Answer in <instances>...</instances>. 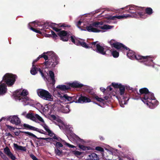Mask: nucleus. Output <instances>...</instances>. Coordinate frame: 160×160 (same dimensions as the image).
Returning <instances> with one entry per match:
<instances>
[{"label":"nucleus","instance_id":"a18cd8bd","mask_svg":"<svg viewBox=\"0 0 160 160\" xmlns=\"http://www.w3.org/2000/svg\"><path fill=\"white\" fill-rule=\"evenodd\" d=\"M63 141V144L64 145H67L69 147L71 148H73L75 147V146H74L73 145H71L68 143L64 141Z\"/></svg>","mask_w":160,"mask_h":160},{"label":"nucleus","instance_id":"393cba45","mask_svg":"<svg viewBox=\"0 0 160 160\" xmlns=\"http://www.w3.org/2000/svg\"><path fill=\"white\" fill-rule=\"evenodd\" d=\"M90 158L92 160H98L99 157L95 153H92L89 156Z\"/></svg>","mask_w":160,"mask_h":160},{"label":"nucleus","instance_id":"423d86ee","mask_svg":"<svg viewBox=\"0 0 160 160\" xmlns=\"http://www.w3.org/2000/svg\"><path fill=\"white\" fill-rule=\"evenodd\" d=\"M17 78L16 75L7 73L3 77L2 82H5L8 86L11 87L14 84Z\"/></svg>","mask_w":160,"mask_h":160},{"label":"nucleus","instance_id":"6ab92c4d","mask_svg":"<svg viewBox=\"0 0 160 160\" xmlns=\"http://www.w3.org/2000/svg\"><path fill=\"white\" fill-rule=\"evenodd\" d=\"M13 146L15 150H21L25 152L26 151V149L25 147L19 146L15 143L13 144Z\"/></svg>","mask_w":160,"mask_h":160},{"label":"nucleus","instance_id":"37998d69","mask_svg":"<svg viewBox=\"0 0 160 160\" xmlns=\"http://www.w3.org/2000/svg\"><path fill=\"white\" fill-rule=\"evenodd\" d=\"M74 36H71V40L73 43L76 45V42H77V41H78V40L77 39L75 40L74 38Z\"/></svg>","mask_w":160,"mask_h":160},{"label":"nucleus","instance_id":"4468645a","mask_svg":"<svg viewBox=\"0 0 160 160\" xmlns=\"http://www.w3.org/2000/svg\"><path fill=\"white\" fill-rule=\"evenodd\" d=\"M4 152L7 156L10 158L12 160H15L16 158L15 156L14 155L8 147H6L4 148Z\"/></svg>","mask_w":160,"mask_h":160},{"label":"nucleus","instance_id":"e433bc0d","mask_svg":"<svg viewBox=\"0 0 160 160\" xmlns=\"http://www.w3.org/2000/svg\"><path fill=\"white\" fill-rule=\"evenodd\" d=\"M28 94V92L27 90L24 89L22 90L20 95L22 96L25 97L27 96Z\"/></svg>","mask_w":160,"mask_h":160},{"label":"nucleus","instance_id":"9b49d317","mask_svg":"<svg viewBox=\"0 0 160 160\" xmlns=\"http://www.w3.org/2000/svg\"><path fill=\"white\" fill-rule=\"evenodd\" d=\"M57 34L59 36L60 39L63 41H67L68 40L67 32L65 30H62L58 32Z\"/></svg>","mask_w":160,"mask_h":160},{"label":"nucleus","instance_id":"49530a36","mask_svg":"<svg viewBox=\"0 0 160 160\" xmlns=\"http://www.w3.org/2000/svg\"><path fill=\"white\" fill-rule=\"evenodd\" d=\"M95 149L97 151L101 152H103L104 151L103 148L99 146L96 147L95 148Z\"/></svg>","mask_w":160,"mask_h":160},{"label":"nucleus","instance_id":"cd10ccee","mask_svg":"<svg viewBox=\"0 0 160 160\" xmlns=\"http://www.w3.org/2000/svg\"><path fill=\"white\" fill-rule=\"evenodd\" d=\"M137 14H138L137 16H139L142 18H145L147 17V15L145 12L143 11L138 12V13H137Z\"/></svg>","mask_w":160,"mask_h":160},{"label":"nucleus","instance_id":"13d9d810","mask_svg":"<svg viewBox=\"0 0 160 160\" xmlns=\"http://www.w3.org/2000/svg\"><path fill=\"white\" fill-rule=\"evenodd\" d=\"M37 129L36 130H35V131H37V132H39V133H42V134H46L45 132H42L43 131L42 130L39 129L38 128H37Z\"/></svg>","mask_w":160,"mask_h":160},{"label":"nucleus","instance_id":"de8ad7c7","mask_svg":"<svg viewBox=\"0 0 160 160\" xmlns=\"http://www.w3.org/2000/svg\"><path fill=\"white\" fill-rule=\"evenodd\" d=\"M42 126L43 127L45 130L48 132L50 129L48 128V127L44 123L42 125Z\"/></svg>","mask_w":160,"mask_h":160},{"label":"nucleus","instance_id":"f03ea898","mask_svg":"<svg viewBox=\"0 0 160 160\" xmlns=\"http://www.w3.org/2000/svg\"><path fill=\"white\" fill-rule=\"evenodd\" d=\"M127 56L131 59L135 58L139 60L140 62H143L145 65L148 66H151L153 64V59L155 58V56L152 55L143 56L139 54L135 55L134 52L130 50L127 53Z\"/></svg>","mask_w":160,"mask_h":160},{"label":"nucleus","instance_id":"2eb2a0df","mask_svg":"<svg viewBox=\"0 0 160 160\" xmlns=\"http://www.w3.org/2000/svg\"><path fill=\"white\" fill-rule=\"evenodd\" d=\"M20 132H21L22 133H24L25 134H28V135L32 136V137L38 139H42L45 140L47 142H50V140H51V139H50V138H38L34 134H33L32 133H31L30 132H24V131H20Z\"/></svg>","mask_w":160,"mask_h":160},{"label":"nucleus","instance_id":"4c0bfd02","mask_svg":"<svg viewBox=\"0 0 160 160\" xmlns=\"http://www.w3.org/2000/svg\"><path fill=\"white\" fill-rule=\"evenodd\" d=\"M54 144L56 146L55 148L60 149V148L62 147L63 146L62 144L59 142H57L55 144H54Z\"/></svg>","mask_w":160,"mask_h":160},{"label":"nucleus","instance_id":"4d7b16f0","mask_svg":"<svg viewBox=\"0 0 160 160\" xmlns=\"http://www.w3.org/2000/svg\"><path fill=\"white\" fill-rule=\"evenodd\" d=\"M39 70H38V71L40 73L42 76L43 77V78H44L45 77V76H44V73H43V71L40 68H38Z\"/></svg>","mask_w":160,"mask_h":160},{"label":"nucleus","instance_id":"338daca9","mask_svg":"<svg viewBox=\"0 0 160 160\" xmlns=\"http://www.w3.org/2000/svg\"><path fill=\"white\" fill-rule=\"evenodd\" d=\"M51 117L54 120H56L57 118L54 115H52Z\"/></svg>","mask_w":160,"mask_h":160},{"label":"nucleus","instance_id":"f257e3e1","mask_svg":"<svg viewBox=\"0 0 160 160\" xmlns=\"http://www.w3.org/2000/svg\"><path fill=\"white\" fill-rule=\"evenodd\" d=\"M82 39L78 40L76 42V45L81 46L86 48H92L93 50L100 54L104 55L106 54V52L103 47L101 46L99 43H97L98 41L92 42L88 45Z\"/></svg>","mask_w":160,"mask_h":160},{"label":"nucleus","instance_id":"ddd939ff","mask_svg":"<svg viewBox=\"0 0 160 160\" xmlns=\"http://www.w3.org/2000/svg\"><path fill=\"white\" fill-rule=\"evenodd\" d=\"M114 46L113 48L116 49L117 50H123V49H126V50H129V48H127L125 45H124L121 43L117 42H116V44H114Z\"/></svg>","mask_w":160,"mask_h":160},{"label":"nucleus","instance_id":"603ef678","mask_svg":"<svg viewBox=\"0 0 160 160\" xmlns=\"http://www.w3.org/2000/svg\"><path fill=\"white\" fill-rule=\"evenodd\" d=\"M28 129H29V130H33V131H35V130H36L37 129V128H35V127H34L33 126H30H30H29V128Z\"/></svg>","mask_w":160,"mask_h":160},{"label":"nucleus","instance_id":"5701e85b","mask_svg":"<svg viewBox=\"0 0 160 160\" xmlns=\"http://www.w3.org/2000/svg\"><path fill=\"white\" fill-rule=\"evenodd\" d=\"M48 74L52 81V84L54 85L55 83V79L54 74L53 72L50 70L49 71Z\"/></svg>","mask_w":160,"mask_h":160},{"label":"nucleus","instance_id":"c03bdc74","mask_svg":"<svg viewBox=\"0 0 160 160\" xmlns=\"http://www.w3.org/2000/svg\"><path fill=\"white\" fill-rule=\"evenodd\" d=\"M72 153L76 156L80 155L82 154V152H81L76 150L73 151Z\"/></svg>","mask_w":160,"mask_h":160},{"label":"nucleus","instance_id":"72a5a7b5","mask_svg":"<svg viewBox=\"0 0 160 160\" xmlns=\"http://www.w3.org/2000/svg\"><path fill=\"white\" fill-rule=\"evenodd\" d=\"M35 122H36L37 120H38L42 122H44V121L43 119L38 114H35Z\"/></svg>","mask_w":160,"mask_h":160},{"label":"nucleus","instance_id":"412c9836","mask_svg":"<svg viewBox=\"0 0 160 160\" xmlns=\"http://www.w3.org/2000/svg\"><path fill=\"white\" fill-rule=\"evenodd\" d=\"M66 86L64 85H59L57 87V88L59 89L62 91H66L71 88L69 85Z\"/></svg>","mask_w":160,"mask_h":160},{"label":"nucleus","instance_id":"6e6d98bb","mask_svg":"<svg viewBox=\"0 0 160 160\" xmlns=\"http://www.w3.org/2000/svg\"><path fill=\"white\" fill-rule=\"evenodd\" d=\"M82 22L80 21H79L77 23V26L80 29H81L82 30V28L80 27V25H81Z\"/></svg>","mask_w":160,"mask_h":160},{"label":"nucleus","instance_id":"39448f33","mask_svg":"<svg viewBox=\"0 0 160 160\" xmlns=\"http://www.w3.org/2000/svg\"><path fill=\"white\" fill-rule=\"evenodd\" d=\"M93 26L95 27L99 28H100L103 30L110 29L113 27V26H110L108 25H104L102 26H100L99 25L98 22H94L92 24H90L89 26L86 27L87 31L89 32H99L101 31L100 30L93 28Z\"/></svg>","mask_w":160,"mask_h":160},{"label":"nucleus","instance_id":"c85d7f7f","mask_svg":"<svg viewBox=\"0 0 160 160\" xmlns=\"http://www.w3.org/2000/svg\"><path fill=\"white\" fill-rule=\"evenodd\" d=\"M145 12L146 14L148 15H151L153 13V10L150 7H147L145 9Z\"/></svg>","mask_w":160,"mask_h":160},{"label":"nucleus","instance_id":"0e129e2a","mask_svg":"<svg viewBox=\"0 0 160 160\" xmlns=\"http://www.w3.org/2000/svg\"><path fill=\"white\" fill-rule=\"evenodd\" d=\"M23 127L27 129H28L29 128V127L30 126L29 125L27 124H24L23 125Z\"/></svg>","mask_w":160,"mask_h":160},{"label":"nucleus","instance_id":"774afa93","mask_svg":"<svg viewBox=\"0 0 160 160\" xmlns=\"http://www.w3.org/2000/svg\"><path fill=\"white\" fill-rule=\"evenodd\" d=\"M6 135L7 136H10L11 137H13V136L10 133H6Z\"/></svg>","mask_w":160,"mask_h":160},{"label":"nucleus","instance_id":"0eeeda50","mask_svg":"<svg viewBox=\"0 0 160 160\" xmlns=\"http://www.w3.org/2000/svg\"><path fill=\"white\" fill-rule=\"evenodd\" d=\"M70 102H75L76 103H83L84 102H89L91 101V100L86 97L81 95L78 97L77 95H75L72 97H71Z\"/></svg>","mask_w":160,"mask_h":160},{"label":"nucleus","instance_id":"3c124183","mask_svg":"<svg viewBox=\"0 0 160 160\" xmlns=\"http://www.w3.org/2000/svg\"><path fill=\"white\" fill-rule=\"evenodd\" d=\"M7 128L9 129L10 130H14L15 129V128L12 126H11L9 125H6Z\"/></svg>","mask_w":160,"mask_h":160},{"label":"nucleus","instance_id":"5fc2aeb1","mask_svg":"<svg viewBox=\"0 0 160 160\" xmlns=\"http://www.w3.org/2000/svg\"><path fill=\"white\" fill-rule=\"evenodd\" d=\"M48 135L50 137H53V135H54V134L50 130H49L48 132Z\"/></svg>","mask_w":160,"mask_h":160},{"label":"nucleus","instance_id":"c756f323","mask_svg":"<svg viewBox=\"0 0 160 160\" xmlns=\"http://www.w3.org/2000/svg\"><path fill=\"white\" fill-rule=\"evenodd\" d=\"M61 99L65 100V101L67 100L70 102V100L71 99V97L68 96L67 94H64L63 96H61Z\"/></svg>","mask_w":160,"mask_h":160},{"label":"nucleus","instance_id":"c9c22d12","mask_svg":"<svg viewBox=\"0 0 160 160\" xmlns=\"http://www.w3.org/2000/svg\"><path fill=\"white\" fill-rule=\"evenodd\" d=\"M78 147L81 149H82L83 150H88L89 149V148H90L89 147H86L84 146L83 145H81L79 144L78 145Z\"/></svg>","mask_w":160,"mask_h":160},{"label":"nucleus","instance_id":"9d476101","mask_svg":"<svg viewBox=\"0 0 160 160\" xmlns=\"http://www.w3.org/2000/svg\"><path fill=\"white\" fill-rule=\"evenodd\" d=\"M7 120L13 124H14L16 125H19L21 122L19 118L17 116H11L8 117Z\"/></svg>","mask_w":160,"mask_h":160},{"label":"nucleus","instance_id":"a211bd4d","mask_svg":"<svg viewBox=\"0 0 160 160\" xmlns=\"http://www.w3.org/2000/svg\"><path fill=\"white\" fill-rule=\"evenodd\" d=\"M90 94L91 96L90 97L91 98L95 99L97 101L100 102H104V99L103 98L99 97L94 92H90Z\"/></svg>","mask_w":160,"mask_h":160},{"label":"nucleus","instance_id":"b1692460","mask_svg":"<svg viewBox=\"0 0 160 160\" xmlns=\"http://www.w3.org/2000/svg\"><path fill=\"white\" fill-rule=\"evenodd\" d=\"M35 115L32 112H29L26 115V118L33 121H35Z\"/></svg>","mask_w":160,"mask_h":160},{"label":"nucleus","instance_id":"ea45409f","mask_svg":"<svg viewBox=\"0 0 160 160\" xmlns=\"http://www.w3.org/2000/svg\"><path fill=\"white\" fill-rule=\"evenodd\" d=\"M121 84H118V83H115V82H112V85L115 88H118L119 87L121 86Z\"/></svg>","mask_w":160,"mask_h":160},{"label":"nucleus","instance_id":"a19ab883","mask_svg":"<svg viewBox=\"0 0 160 160\" xmlns=\"http://www.w3.org/2000/svg\"><path fill=\"white\" fill-rule=\"evenodd\" d=\"M54 136L52 137V138L53 139H56L59 142L61 141L63 142V141H64L63 140H62V139H61L59 137H57L56 136L55 134H54Z\"/></svg>","mask_w":160,"mask_h":160},{"label":"nucleus","instance_id":"69168bd1","mask_svg":"<svg viewBox=\"0 0 160 160\" xmlns=\"http://www.w3.org/2000/svg\"><path fill=\"white\" fill-rule=\"evenodd\" d=\"M22 101H26L28 100V99L27 97H24V98H22Z\"/></svg>","mask_w":160,"mask_h":160},{"label":"nucleus","instance_id":"052dcab7","mask_svg":"<svg viewBox=\"0 0 160 160\" xmlns=\"http://www.w3.org/2000/svg\"><path fill=\"white\" fill-rule=\"evenodd\" d=\"M112 90V88L110 86H108L106 89V92H107V91H111Z\"/></svg>","mask_w":160,"mask_h":160},{"label":"nucleus","instance_id":"f8f14e48","mask_svg":"<svg viewBox=\"0 0 160 160\" xmlns=\"http://www.w3.org/2000/svg\"><path fill=\"white\" fill-rule=\"evenodd\" d=\"M132 17V15L129 14H124L122 15L114 16H112L110 15L107 17V18L109 20H116V18L120 19L122 18H126L128 17Z\"/></svg>","mask_w":160,"mask_h":160},{"label":"nucleus","instance_id":"79ce46f5","mask_svg":"<svg viewBox=\"0 0 160 160\" xmlns=\"http://www.w3.org/2000/svg\"><path fill=\"white\" fill-rule=\"evenodd\" d=\"M58 26L59 27H64V28H66V27H70L71 26L69 25H67L66 24L64 23H63L61 25L60 24H59L58 25Z\"/></svg>","mask_w":160,"mask_h":160},{"label":"nucleus","instance_id":"58836bf2","mask_svg":"<svg viewBox=\"0 0 160 160\" xmlns=\"http://www.w3.org/2000/svg\"><path fill=\"white\" fill-rule=\"evenodd\" d=\"M114 39H112L110 40V41L109 42V43L111 45V47L113 48L114 46V44H116V42H117Z\"/></svg>","mask_w":160,"mask_h":160},{"label":"nucleus","instance_id":"bb28decb","mask_svg":"<svg viewBox=\"0 0 160 160\" xmlns=\"http://www.w3.org/2000/svg\"><path fill=\"white\" fill-rule=\"evenodd\" d=\"M118 88L119 90V93L120 95L122 96L125 92V87L121 84Z\"/></svg>","mask_w":160,"mask_h":160},{"label":"nucleus","instance_id":"bf43d9fd","mask_svg":"<svg viewBox=\"0 0 160 160\" xmlns=\"http://www.w3.org/2000/svg\"><path fill=\"white\" fill-rule=\"evenodd\" d=\"M51 33L53 36V38H56L58 37L57 35H56L55 32L51 30Z\"/></svg>","mask_w":160,"mask_h":160},{"label":"nucleus","instance_id":"680f3d73","mask_svg":"<svg viewBox=\"0 0 160 160\" xmlns=\"http://www.w3.org/2000/svg\"><path fill=\"white\" fill-rule=\"evenodd\" d=\"M2 158H3L4 160H7L8 159V158L6 157V156L4 155V154L3 155H2L1 156Z\"/></svg>","mask_w":160,"mask_h":160},{"label":"nucleus","instance_id":"a878e982","mask_svg":"<svg viewBox=\"0 0 160 160\" xmlns=\"http://www.w3.org/2000/svg\"><path fill=\"white\" fill-rule=\"evenodd\" d=\"M122 96H123V98L124 102V104H125V101H128L130 98L129 94L128 92H125V94H124Z\"/></svg>","mask_w":160,"mask_h":160},{"label":"nucleus","instance_id":"864d4df0","mask_svg":"<svg viewBox=\"0 0 160 160\" xmlns=\"http://www.w3.org/2000/svg\"><path fill=\"white\" fill-rule=\"evenodd\" d=\"M47 24L49 26H50L51 28H52L53 29V27H55V25H57L58 24H57L55 23H51L50 24L48 22L47 23Z\"/></svg>","mask_w":160,"mask_h":160},{"label":"nucleus","instance_id":"e2e57ef3","mask_svg":"<svg viewBox=\"0 0 160 160\" xmlns=\"http://www.w3.org/2000/svg\"><path fill=\"white\" fill-rule=\"evenodd\" d=\"M53 30H54V31H56L57 32H58L61 30L60 29H58V28H56V27H53Z\"/></svg>","mask_w":160,"mask_h":160},{"label":"nucleus","instance_id":"6e6552de","mask_svg":"<svg viewBox=\"0 0 160 160\" xmlns=\"http://www.w3.org/2000/svg\"><path fill=\"white\" fill-rule=\"evenodd\" d=\"M38 96L42 98L47 100L52 101L53 96L47 91L43 89H39L37 91Z\"/></svg>","mask_w":160,"mask_h":160},{"label":"nucleus","instance_id":"7ed1b4c3","mask_svg":"<svg viewBox=\"0 0 160 160\" xmlns=\"http://www.w3.org/2000/svg\"><path fill=\"white\" fill-rule=\"evenodd\" d=\"M140 95H143V97H141L142 101L144 103L146 102V104L148 105V103L154 105V103L152 102V100H155V98L154 94L149 92L148 89L146 88H144L140 89Z\"/></svg>","mask_w":160,"mask_h":160},{"label":"nucleus","instance_id":"aec40b11","mask_svg":"<svg viewBox=\"0 0 160 160\" xmlns=\"http://www.w3.org/2000/svg\"><path fill=\"white\" fill-rule=\"evenodd\" d=\"M45 52H44L41 55H39L37 59L33 60L32 62V65H34V64L37 62L40 58H43L45 61L47 60L48 58L47 56L45 55Z\"/></svg>","mask_w":160,"mask_h":160},{"label":"nucleus","instance_id":"7c9ffc66","mask_svg":"<svg viewBox=\"0 0 160 160\" xmlns=\"http://www.w3.org/2000/svg\"><path fill=\"white\" fill-rule=\"evenodd\" d=\"M58 148H55L54 152L58 156H61L62 155V151L60 150Z\"/></svg>","mask_w":160,"mask_h":160},{"label":"nucleus","instance_id":"473e14b6","mask_svg":"<svg viewBox=\"0 0 160 160\" xmlns=\"http://www.w3.org/2000/svg\"><path fill=\"white\" fill-rule=\"evenodd\" d=\"M62 110V112L64 113H68L70 111L69 106L66 105L65 107L63 108Z\"/></svg>","mask_w":160,"mask_h":160},{"label":"nucleus","instance_id":"8fccbe9b","mask_svg":"<svg viewBox=\"0 0 160 160\" xmlns=\"http://www.w3.org/2000/svg\"><path fill=\"white\" fill-rule=\"evenodd\" d=\"M30 157L33 160H38V159L32 154L30 155Z\"/></svg>","mask_w":160,"mask_h":160},{"label":"nucleus","instance_id":"dca6fc26","mask_svg":"<svg viewBox=\"0 0 160 160\" xmlns=\"http://www.w3.org/2000/svg\"><path fill=\"white\" fill-rule=\"evenodd\" d=\"M0 82V95H3L6 93L7 91V85L5 83Z\"/></svg>","mask_w":160,"mask_h":160},{"label":"nucleus","instance_id":"f3484780","mask_svg":"<svg viewBox=\"0 0 160 160\" xmlns=\"http://www.w3.org/2000/svg\"><path fill=\"white\" fill-rule=\"evenodd\" d=\"M70 87L75 88H81L83 86V85L80 83L77 82H73L72 83H69L68 84Z\"/></svg>","mask_w":160,"mask_h":160},{"label":"nucleus","instance_id":"4be33fe9","mask_svg":"<svg viewBox=\"0 0 160 160\" xmlns=\"http://www.w3.org/2000/svg\"><path fill=\"white\" fill-rule=\"evenodd\" d=\"M39 68H37L34 65H32V67L30 70L31 74L33 75H35L38 73Z\"/></svg>","mask_w":160,"mask_h":160},{"label":"nucleus","instance_id":"20e7f679","mask_svg":"<svg viewBox=\"0 0 160 160\" xmlns=\"http://www.w3.org/2000/svg\"><path fill=\"white\" fill-rule=\"evenodd\" d=\"M47 56L48 61L44 62L43 64L46 68L53 69L58 63V57L52 52H49Z\"/></svg>","mask_w":160,"mask_h":160},{"label":"nucleus","instance_id":"09e8293b","mask_svg":"<svg viewBox=\"0 0 160 160\" xmlns=\"http://www.w3.org/2000/svg\"><path fill=\"white\" fill-rule=\"evenodd\" d=\"M30 157L33 160H38V159L32 154L30 155Z\"/></svg>","mask_w":160,"mask_h":160},{"label":"nucleus","instance_id":"f704fd0d","mask_svg":"<svg viewBox=\"0 0 160 160\" xmlns=\"http://www.w3.org/2000/svg\"><path fill=\"white\" fill-rule=\"evenodd\" d=\"M28 27H29V29H30L31 30H32L34 32H35L36 33H39L40 34H42V32L39 30H38L34 28H33L32 27H31L30 25L29 24H28Z\"/></svg>","mask_w":160,"mask_h":160},{"label":"nucleus","instance_id":"2f4dec72","mask_svg":"<svg viewBox=\"0 0 160 160\" xmlns=\"http://www.w3.org/2000/svg\"><path fill=\"white\" fill-rule=\"evenodd\" d=\"M112 55L114 58H117L119 56V53L116 50H113L112 52Z\"/></svg>","mask_w":160,"mask_h":160},{"label":"nucleus","instance_id":"1a4fd4ad","mask_svg":"<svg viewBox=\"0 0 160 160\" xmlns=\"http://www.w3.org/2000/svg\"><path fill=\"white\" fill-rule=\"evenodd\" d=\"M122 9H126V10L123 12H129L131 14H132L133 16L138 15L137 10H140L142 11L143 9V8L142 7H138L137 6L132 5L128 6L124 8H122Z\"/></svg>","mask_w":160,"mask_h":160}]
</instances>
